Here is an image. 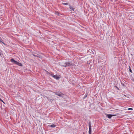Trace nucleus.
<instances>
[{"mask_svg":"<svg viewBox=\"0 0 134 134\" xmlns=\"http://www.w3.org/2000/svg\"><path fill=\"white\" fill-rule=\"evenodd\" d=\"M55 94L60 97H63L64 95L61 92H56L54 93Z\"/></svg>","mask_w":134,"mask_h":134,"instance_id":"f257e3e1","label":"nucleus"},{"mask_svg":"<svg viewBox=\"0 0 134 134\" xmlns=\"http://www.w3.org/2000/svg\"><path fill=\"white\" fill-rule=\"evenodd\" d=\"M89 127V134H91V124L90 122H89L88 123Z\"/></svg>","mask_w":134,"mask_h":134,"instance_id":"f03ea898","label":"nucleus"},{"mask_svg":"<svg viewBox=\"0 0 134 134\" xmlns=\"http://www.w3.org/2000/svg\"><path fill=\"white\" fill-rule=\"evenodd\" d=\"M66 66H70L72 65V63L71 62H67L65 63Z\"/></svg>","mask_w":134,"mask_h":134,"instance_id":"7ed1b4c3","label":"nucleus"},{"mask_svg":"<svg viewBox=\"0 0 134 134\" xmlns=\"http://www.w3.org/2000/svg\"><path fill=\"white\" fill-rule=\"evenodd\" d=\"M106 115L108 117V118L109 119L111 118L112 116H114V115L109 114H107Z\"/></svg>","mask_w":134,"mask_h":134,"instance_id":"20e7f679","label":"nucleus"},{"mask_svg":"<svg viewBox=\"0 0 134 134\" xmlns=\"http://www.w3.org/2000/svg\"><path fill=\"white\" fill-rule=\"evenodd\" d=\"M10 61L14 63L15 64H16L18 62L15 60L13 58H12L11 59Z\"/></svg>","mask_w":134,"mask_h":134,"instance_id":"39448f33","label":"nucleus"},{"mask_svg":"<svg viewBox=\"0 0 134 134\" xmlns=\"http://www.w3.org/2000/svg\"><path fill=\"white\" fill-rule=\"evenodd\" d=\"M53 77H54V78L57 79L59 80V77L57 75H55L53 76Z\"/></svg>","mask_w":134,"mask_h":134,"instance_id":"423d86ee","label":"nucleus"},{"mask_svg":"<svg viewBox=\"0 0 134 134\" xmlns=\"http://www.w3.org/2000/svg\"><path fill=\"white\" fill-rule=\"evenodd\" d=\"M55 14L56 15L58 16H59L60 15L58 11H55Z\"/></svg>","mask_w":134,"mask_h":134,"instance_id":"0eeeda50","label":"nucleus"},{"mask_svg":"<svg viewBox=\"0 0 134 134\" xmlns=\"http://www.w3.org/2000/svg\"><path fill=\"white\" fill-rule=\"evenodd\" d=\"M16 64L18 65L19 66H23V65L21 63H20L18 62H17Z\"/></svg>","mask_w":134,"mask_h":134,"instance_id":"6e6552de","label":"nucleus"},{"mask_svg":"<svg viewBox=\"0 0 134 134\" xmlns=\"http://www.w3.org/2000/svg\"><path fill=\"white\" fill-rule=\"evenodd\" d=\"M49 126L52 127H55L56 126V125H55L54 124H53L52 125H51Z\"/></svg>","mask_w":134,"mask_h":134,"instance_id":"1a4fd4ad","label":"nucleus"},{"mask_svg":"<svg viewBox=\"0 0 134 134\" xmlns=\"http://www.w3.org/2000/svg\"><path fill=\"white\" fill-rule=\"evenodd\" d=\"M69 8L71 10L74 11L75 9L74 8H73L72 7L70 6Z\"/></svg>","mask_w":134,"mask_h":134,"instance_id":"9d476101","label":"nucleus"},{"mask_svg":"<svg viewBox=\"0 0 134 134\" xmlns=\"http://www.w3.org/2000/svg\"><path fill=\"white\" fill-rule=\"evenodd\" d=\"M65 63H62L61 64V65L62 66H64V67H66L65 65Z\"/></svg>","mask_w":134,"mask_h":134,"instance_id":"9b49d317","label":"nucleus"},{"mask_svg":"<svg viewBox=\"0 0 134 134\" xmlns=\"http://www.w3.org/2000/svg\"><path fill=\"white\" fill-rule=\"evenodd\" d=\"M63 4L64 5H67L68 4L67 3H63Z\"/></svg>","mask_w":134,"mask_h":134,"instance_id":"f8f14e48","label":"nucleus"},{"mask_svg":"<svg viewBox=\"0 0 134 134\" xmlns=\"http://www.w3.org/2000/svg\"><path fill=\"white\" fill-rule=\"evenodd\" d=\"M129 71H130V72H131V73L132 72V70H131V69H129Z\"/></svg>","mask_w":134,"mask_h":134,"instance_id":"ddd939ff","label":"nucleus"},{"mask_svg":"<svg viewBox=\"0 0 134 134\" xmlns=\"http://www.w3.org/2000/svg\"><path fill=\"white\" fill-rule=\"evenodd\" d=\"M128 109L129 110H133V109L132 108H129Z\"/></svg>","mask_w":134,"mask_h":134,"instance_id":"4468645a","label":"nucleus"},{"mask_svg":"<svg viewBox=\"0 0 134 134\" xmlns=\"http://www.w3.org/2000/svg\"><path fill=\"white\" fill-rule=\"evenodd\" d=\"M2 54L1 53V51H0V56H1V55Z\"/></svg>","mask_w":134,"mask_h":134,"instance_id":"2eb2a0df","label":"nucleus"},{"mask_svg":"<svg viewBox=\"0 0 134 134\" xmlns=\"http://www.w3.org/2000/svg\"><path fill=\"white\" fill-rule=\"evenodd\" d=\"M33 55L35 57H37V55H35L34 54H33Z\"/></svg>","mask_w":134,"mask_h":134,"instance_id":"dca6fc26","label":"nucleus"},{"mask_svg":"<svg viewBox=\"0 0 134 134\" xmlns=\"http://www.w3.org/2000/svg\"><path fill=\"white\" fill-rule=\"evenodd\" d=\"M0 101H1L3 102L4 103V102L3 101V100L2 99H1V100H0Z\"/></svg>","mask_w":134,"mask_h":134,"instance_id":"f3484780","label":"nucleus"},{"mask_svg":"<svg viewBox=\"0 0 134 134\" xmlns=\"http://www.w3.org/2000/svg\"><path fill=\"white\" fill-rule=\"evenodd\" d=\"M87 96V95H86H86H85V97H86Z\"/></svg>","mask_w":134,"mask_h":134,"instance_id":"a211bd4d","label":"nucleus"},{"mask_svg":"<svg viewBox=\"0 0 134 134\" xmlns=\"http://www.w3.org/2000/svg\"><path fill=\"white\" fill-rule=\"evenodd\" d=\"M2 42L3 44H5L4 43H3V42Z\"/></svg>","mask_w":134,"mask_h":134,"instance_id":"6ab92c4d","label":"nucleus"},{"mask_svg":"<svg viewBox=\"0 0 134 134\" xmlns=\"http://www.w3.org/2000/svg\"><path fill=\"white\" fill-rule=\"evenodd\" d=\"M1 100V99L0 98V100Z\"/></svg>","mask_w":134,"mask_h":134,"instance_id":"aec40b11","label":"nucleus"}]
</instances>
